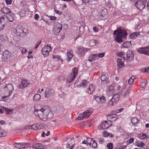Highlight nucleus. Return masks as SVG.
<instances>
[{
  "label": "nucleus",
  "mask_w": 149,
  "mask_h": 149,
  "mask_svg": "<svg viewBox=\"0 0 149 149\" xmlns=\"http://www.w3.org/2000/svg\"><path fill=\"white\" fill-rule=\"evenodd\" d=\"M138 52L141 53L149 56V46L145 47H141L138 50Z\"/></svg>",
  "instance_id": "13"
},
{
  "label": "nucleus",
  "mask_w": 149,
  "mask_h": 149,
  "mask_svg": "<svg viewBox=\"0 0 149 149\" xmlns=\"http://www.w3.org/2000/svg\"><path fill=\"white\" fill-rule=\"evenodd\" d=\"M117 103V102L115 101V100H114L113 99L111 98V99L109 101L108 106H113L116 104Z\"/></svg>",
  "instance_id": "38"
},
{
  "label": "nucleus",
  "mask_w": 149,
  "mask_h": 149,
  "mask_svg": "<svg viewBox=\"0 0 149 149\" xmlns=\"http://www.w3.org/2000/svg\"><path fill=\"white\" fill-rule=\"evenodd\" d=\"M110 133H108L106 131H104L103 133V136L104 137H107L109 136Z\"/></svg>",
  "instance_id": "55"
},
{
  "label": "nucleus",
  "mask_w": 149,
  "mask_h": 149,
  "mask_svg": "<svg viewBox=\"0 0 149 149\" xmlns=\"http://www.w3.org/2000/svg\"><path fill=\"white\" fill-rule=\"evenodd\" d=\"M126 56V58L125 57V54L123 57V58L124 61L126 60L128 61H130L133 60L134 58V55L132 51L131 50H128L127 52Z\"/></svg>",
  "instance_id": "9"
},
{
  "label": "nucleus",
  "mask_w": 149,
  "mask_h": 149,
  "mask_svg": "<svg viewBox=\"0 0 149 149\" xmlns=\"http://www.w3.org/2000/svg\"><path fill=\"white\" fill-rule=\"evenodd\" d=\"M135 144L137 146L139 147H142L145 146V144L141 141H137L136 142Z\"/></svg>",
  "instance_id": "35"
},
{
  "label": "nucleus",
  "mask_w": 149,
  "mask_h": 149,
  "mask_svg": "<svg viewBox=\"0 0 149 149\" xmlns=\"http://www.w3.org/2000/svg\"><path fill=\"white\" fill-rule=\"evenodd\" d=\"M97 54H91L89 57L88 61H89L92 62L95 60V58L97 56Z\"/></svg>",
  "instance_id": "30"
},
{
  "label": "nucleus",
  "mask_w": 149,
  "mask_h": 149,
  "mask_svg": "<svg viewBox=\"0 0 149 149\" xmlns=\"http://www.w3.org/2000/svg\"><path fill=\"white\" fill-rule=\"evenodd\" d=\"M62 29V25L61 24L57 23L56 25L55 26L53 29V31L55 34L59 33Z\"/></svg>",
  "instance_id": "12"
},
{
  "label": "nucleus",
  "mask_w": 149,
  "mask_h": 149,
  "mask_svg": "<svg viewBox=\"0 0 149 149\" xmlns=\"http://www.w3.org/2000/svg\"><path fill=\"white\" fill-rule=\"evenodd\" d=\"M8 20L9 22H13V20H10L7 17V15H4L0 16V31L2 30L5 25L7 24V21Z\"/></svg>",
  "instance_id": "3"
},
{
  "label": "nucleus",
  "mask_w": 149,
  "mask_h": 149,
  "mask_svg": "<svg viewBox=\"0 0 149 149\" xmlns=\"http://www.w3.org/2000/svg\"><path fill=\"white\" fill-rule=\"evenodd\" d=\"M94 89L95 88L93 86V85L92 84H91L89 86V87L88 88V93H91L93 92Z\"/></svg>",
  "instance_id": "40"
},
{
  "label": "nucleus",
  "mask_w": 149,
  "mask_h": 149,
  "mask_svg": "<svg viewBox=\"0 0 149 149\" xmlns=\"http://www.w3.org/2000/svg\"><path fill=\"white\" fill-rule=\"evenodd\" d=\"M138 121L139 120L136 117L132 118L131 120V122L134 126H136V124L138 123Z\"/></svg>",
  "instance_id": "29"
},
{
  "label": "nucleus",
  "mask_w": 149,
  "mask_h": 149,
  "mask_svg": "<svg viewBox=\"0 0 149 149\" xmlns=\"http://www.w3.org/2000/svg\"><path fill=\"white\" fill-rule=\"evenodd\" d=\"M89 82L86 80H83L82 81V83L79 85L80 86H82L84 88L86 87L88 84Z\"/></svg>",
  "instance_id": "28"
},
{
  "label": "nucleus",
  "mask_w": 149,
  "mask_h": 149,
  "mask_svg": "<svg viewBox=\"0 0 149 149\" xmlns=\"http://www.w3.org/2000/svg\"><path fill=\"white\" fill-rule=\"evenodd\" d=\"M105 54V53H100L98 55V56L100 58H102L104 56Z\"/></svg>",
  "instance_id": "58"
},
{
  "label": "nucleus",
  "mask_w": 149,
  "mask_h": 149,
  "mask_svg": "<svg viewBox=\"0 0 149 149\" xmlns=\"http://www.w3.org/2000/svg\"><path fill=\"white\" fill-rule=\"evenodd\" d=\"M123 52H120L119 53H117V55L118 56H119L120 57H121L122 56H123H123L124 55H123Z\"/></svg>",
  "instance_id": "59"
},
{
  "label": "nucleus",
  "mask_w": 149,
  "mask_h": 149,
  "mask_svg": "<svg viewBox=\"0 0 149 149\" xmlns=\"http://www.w3.org/2000/svg\"><path fill=\"white\" fill-rule=\"evenodd\" d=\"M45 91V93H54L53 90L50 87H48L46 88Z\"/></svg>",
  "instance_id": "43"
},
{
  "label": "nucleus",
  "mask_w": 149,
  "mask_h": 149,
  "mask_svg": "<svg viewBox=\"0 0 149 149\" xmlns=\"http://www.w3.org/2000/svg\"><path fill=\"white\" fill-rule=\"evenodd\" d=\"M47 17H49L50 18V19L51 20H55L56 19V17L55 16H50V17H49L47 15H43L42 16V19H43V20L45 22H46V19H45L44 18H46Z\"/></svg>",
  "instance_id": "26"
},
{
  "label": "nucleus",
  "mask_w": 149,
  "mask_h": 149,
  "mask_svg": "<svg viewBox=\"0 0 149 149\" xmlns=\"http://www.w3.org/2000/svg\"><path fill=\"white\" fill-rule=\"evenodd\" d=\"M117 65L119 68H121L124 67V64L123 61H122V59L120 58L117 59Z\"/></svg>",
  "instance_id": "24"
},
{
  "label": "nucleus",
  "mask_w": 149,
  "mask_h": 149,
  "mask_svg": "<svg viewBox=\"0 0 149 149\" xmlns=\"http://www.w3.org/2000/svg\"><path fill=\"white\" fill-rule=\"evenodd\" d=\"M8 15H9L10 17L12 18L13 20H15L16 19V17L15 14L10 10V12L9 14H8Z\"/></svg>",
  "instance_id": "44"
},
{
  "label": "nucleus",
  "mask_w": 149,
  "mask_h": 149,
  "mask_svg": "<svg viewBox=\"0 0 149 149\" xmlns=\"http://www.w3.org/2000/svg\"><path fill=\"white\" fill-rule=\"evenodd\" d=\"M117 118V116L116 114L108 115L107 116V119L110 122L116 120Z\"/></svg>",
  "instance_id": "18"
},
{
  "label": "nucleus",
  "mask_w": 149,
  "mask_h": 149,
  "mask_svg": "<svg viewBox=\"0 0 149 149\" xmlns=\"http://www.w3.org/2000/svg\"><path fill=\"white\" fill-rule=\"evenodd\" d=\"M135 79V77L134 76L131 77L129 79L128 82L129 84L131 85L134 82V80Z\"/></svg>",
  "instance_id": "41"
},
{
  "label": "nucleus",
  "mask_w": 149,
  "mask_h": 149,
  "mask_svg": "<svg viewBox=\"0 0 149 149\" xmlns=\"http://www.w3.org/2000/svg\"><path fill=\"white\" fill-rule=\"evenodd\" d=\"M117 103V102L115 101V100H114L113 99L111 98V99L109 101L108 106H113L116 104Z\"/></svg>",
  "instance_id": "37"
},
{
  "label": "nucleus",
  "mask_w": 149,
  "mask_h": 149,
  "mask_svg": "<svg viewBox=\"0 0 149 149\" xmlns=\"http://www.w3.org/2000/svg\"><path fill=\"white\" fill-rule=\"evenodd\" d=\"M82 1V3H84L86 4H90V2L89 0H81Z\"/></svg>",
  "instance_id": "56"
},
{
  "label": "nucleus",
  "mask_w": 149,
  "mask_h": 149,
  "mask_svg": "<svg viewBox=\"0 0 149 149\" xmlns=\"http://www.w3.org/2000/svg\"><path fill=\"white\" fill-rule=\"evenodd\" d=\"M53 94H45V97L47 98H50L53 96Z\"/></svg>",
  "instance_id": "51"
},
{
  "label": "nucleus",
  "mask_w": 149,
  "mask_h": 149,
  "mask_svg": "<svg viewBox=\"0 0 149 149\" xmlns=\"http://www.w3.org/2000/svg\"><path fill=\"white\" fill-rule=\"evenodd\" d=\"M138 137L141 139H146L147 138V135L144 133L139 134Z\"/></svg>",
  "instance_id": "36"
},
{
  "label": "nucleus",
  "mask_w": 149,
  "mask_h": 149,
  "mask_svg": "<svg viewBox=\"0 0 149 149\" xmlns=\"http://www.w3.org/2000/svg\"><path fill=\"white\" fill-rule=\"evenodd\" d=\"M11 94H9L7 96H4L1 97V100H0L1 101H3L4 100H6L8 99L9 98V97L11 95Z\"/></svg>",
  "instance_id": "45"
},
{
  "label": "nucleus",
  "mask_w": 149,
  "mask_h": 149,
  "mask_svg": "<svg viewBox=\"0 0 149 149\" xmlns=\"http://www.w3.org/2000/svg\"><path fill=\"white\" fill-rule=\"evenodd\" d=\"M126 147V145H123L119 148L117 147L116 149H125Z\"/></svg>",
  "instance_id": "60"
},
{
  "label": "nucleus",
  "mask_w": 149,
  "mask_h": 149,
  "mask_svg": "<svg viewBox=\"0 0 149 149\" xmlns=\"http://www.w3.org/2000/svg\"><path fill=\"white\" fill-rule=\"evenodd\" d=\"M41 97V96L39 94H36L33 97L34 101H37L39 100Z\"/></svg>",
  "instance_id": "39"
},
{
  "label": "nucleus",
  "mask_w": 149,
  "mask_h": 149,
  "mask_svg": "<svg viewBox=\"0 0 149 149\" xmlns=\"http://www.w3.org/2000/svg\"><path fill=\"white\" fill-rule=\"evenodd\" d=\"M93 110L92 109H88L83 113L80 114L79 116L78 119L82 120L84 118H88L93 112Z\"/></svg>",
  "instance_id": "5"
},
{
  "label": "nucleus",
  "mask_w": 149,
  "mask_h": 149,
  "mask_svg": "<svg viewBox=\"0 0 149 149\" xmlns=\"http://www.w3.org/2000/svg\"><path fill=\"white\" fill-rule=\"evenodd\" d=\"M95 101L99 104L104 103L106 101V100L103 96H98L96 95L94 96Z\"/></svg>",
  "instance_id": "14"
},
{
  "label": "nucleus",
  "mask_w": 149,
  "mask_h": 149,
  "mask_svg": "<svg viewBox=\"0 0 149 149\" xmlns=\"http://www.w3.org/2000/svg\"><path fill=\"white\" fill-rule=\"evenodd\" d=\"M146 3L145 0H141L136 1L135 5L138 9L141 10L144 8L146 6Z\"/></svg>",
  "instance_id": "7"
},
{
  "label": "nucleus",
  "mask_w": 149,
  "mask_h": 149,
  "mask_svg": "<svg viewBox=\"0 0 149 149\" xmlns=\"http://www.w3.org/2000/svg\"><path fill=\"white\" fill-rule=\"evenodd\" d=\"M67 54V57L66 60L68 62L72 60V58L73 56L72 49H68Z\"/></svg>",
  "instance_id": "17"
},
{
  "label": "nucleus",
  "mask_w": 149,
  "mask_h": 149,
  "mask_svg": "<svg viewBox=\"0 0 149 149\" xmlns=\"http://www.w3.org/2000/svg\"><path fill=\"white\" fill-rule=\"evenodd\" d=\"M51 50V47L47 45L45 46L42 48L41 50V52L44 56H46L49 55V52Z\"/></svg>",
  "instance_id": "10"
},
{
  "label": "nucleus",
  "mask_w": 149,
  "mask_h": 149,
  "mask_svg": "<svg viewBox=\"0 0 149 149\" xmlns=\"http://www.w3.org/2000/svg\"><path fill=\"white\" fill-rule=\"evenodd\" d=\"M53 58L54 59H59L60 58V57L57 55H54V56H53Z\"/></svg>",
  "instance_id": "61"
},
{
  "label": "nucleus",
  "mask_w": 149,
  "mask_h": 149,
  "mask_svg": "<svg viewBox=\"0 0 149 149\" xmlns=\"http://www.w3.org/2000/svg\"><path fill=\"white\" fill-rule=\"evenodd\" d=\"M4 88L6 90L7 92L9 93H12L14 90L13 86L11 84H7Z\"/></svg>",
  "instance_id": "20"
},
{
  "label": "nucleus",
  "mask_w": 149,
  "mask_h": 149,
  "mask_svg": "<svg viewBox=\"0 0 149 149\" xmlns=\"http://www.w3.org/2000/svg\"><path fill=\"white\" fill-rule=\"evenodd\" d=\"M1 10L4 14H6L8 15V14L9 13L10 10L8 8L4 7L1 9Z\"/></svg>",
  "instance_id": "33"
},
{
  "label": "nucleus",
  "mask_w": 149,
  "mask_h": 149,
  "mask_svg": "<svg viewBox=\"0 0 149 149\" xmlns=\"http://www.w3.org/2000/svg\"><path fill=\"white\" fill-rule=\"evenodd\" d=\"M29 82L27 79L23 80L19 85V88H22L26 87L29 84Z\"/></svg>",
  "instance_id": "19"
},
{
  "label": "nucleus",
  "mask_w": 149,
  "mask_h": 149,
  "mask_svg": "<svg viewBox=\"0 0 149 149\" xmlns=\"http://www.w3.org/2000/svg\"><path fill=\"white\" fill-rule=\"evenodd\" d=\"M18 143L21 149L25 148V146L26 145L25 143Z\"/></svg>",
  "instance_id": "48"
},
{
  "label": "nucleus",
  "mask_w": 149,
  "mask_h": 149,
  "mask_svg": "<svg viewBox=\"0 0 149 149\" xmlns=\"http://www.w3.org/2000/svg\"><path fill=\"white\" fill-rule=\"evenodd\" d=\"M43 127L42 125L38 123L33 125H32V129L34 130H36L42 129Z\"/></svg>",
  "instance_id": "21"
},
{
  "label": "nucleus",
  "mask_w": 149,
  "mask_h": 149,
  "mask_svg": "<svg viewBox=\"0 0 149 149\" xmlns=\"http://www.w3.org/2000/svg\"><path fill=\"white\" fill-rule=\"evenodd\" d=\"M115 92V90L114 87L111 86H109L107 90V92L109 93H113Z\"/></svg>",
  "instance_id": "32"
},
{
  "label": "nucleus",
  "mask_w": 149,
  "mask_h": 149,
  "mask_svg": "<svg viewBox=\"0 0 149 149\" xmlns=\"http://www.w3.org/2000/svg\"><path fill=\"white\" fill-rule=\"evenodd\" d=\"M92 139L91 138L89 137L87 138L86 142L87 143V145H89L91 147V142L92 141Z\"/></svg>",
  "instance_id": "47"
},
{
  "label": "nucleus",
  "mask_w": 149,
  "mask_h": 149,
  "mask_svg": "<svg viewBox=\"0 0 149 149\" xmlns=\"http://www.w3.org/2000/svg\"><path fill=\"white\" fill-rule=\"evenodd\" d=\"M146 80L143 79V81L141 82V84H140V86L141 87L143 88L145 86L146 84Z\"/></svg>",
  "instance_id": "50"
},
{
  "label": "nucleus",
  "mask_w": 149,
  "mask_h": 149,
  "mask_svg": "<svg viewBox=\"0 0 149 149\" xmlns=\"http://www.w3.org/2000/svg\"><path fill=\"white\" fill-rule=\"evenodd\" d=\"M108 15L107 10L103 8L99 11V13L97 15V19L99 20H104L107 17Z\"/></svg>",
  "instance_id": "4"
},
{
  "label": "nucleus",
  "mask_w": 149,
  "mask_h": 149,
  "mask_svg": "<svg viewBox=\"0 0 149 149\" xmlns=\"http://www.w3.org/2000/svg\"><path fill=\"white\" fill-rule=\"evenodd\" d=\"M17 27L16 28H13L11 29V31L13 33L17 35Z\"/></svg>",
  "instance_id": "52"
},
{
  "label": "nucleus",
  "mask_w": 149,
  "mask_h": 149,
  "mask_svg": "<svg viewBox=\"0 0 149 149\" xmlns=\"http://www.w3.org/2000/svg\"><path fill=\"white\" fill-rule=\"evenodd\" d=\"M34 113L36 116L38 117L43 121H46L47 119L51 118L53 116L52 113L50 111L49 107L46 106L42 107L35 106Z\"/></svg>",
  "instance_id": "1"
},
{
  "label": "nucleus",
  "mask_w": 149,
  "mask_h": 149,
  "mask_svg": "<svg viewBox=\"0 0 149 149\" xmlns=\"http://www.w3.org/2000/svg\"><path fill=\"white\" fill-rule=\"evenodd\" d=\"M88 50V49L83 47H81L78 49L77 54L79 57H82L84 56L85 53L87 52Z\"/></svg>",
  "instance_id": "11"
},
{
  "label": "nucleus",
  "mask_w": 149,
  "mask_h": 149,
  "mask_svg": "<svg viewBox=\"0 0 149 149\" xmlns=\"http://www.w3.org/2000/svg\"><path fill=\"white\" fill-rule=\"evenodd\" d=\"M6 113L7 114H11L13 112V110L12 109H8L7 108H5Z\"/></svg>",
  "instance_id": "42"
},
{
  "label": "nucleus",
  "mask_w": 149,
  "mask_h": 149,
  "mask_svg": "<svg viewBox=\"0 0 149 149\" xmlns=\"http://www.w3.org/2000/svg\"><path fill=\"white\" fill-rule=\"evenodd\" d=\"M107 147L108 149H113V144L111 143H108L107 145Z\"/></svg>",
  "instance_id": "49"
},
{
  "label": "nucleus",
  "mask_w": 149,
  "mask_h": 149,
  "mask_svg": "<svg viewBox=\"0 0 149 149\" xmlns=\"http://www.w3.org/2000/svg\"><path fill=\"white\" fill-rule=\"evenodd\" d=\"M134 141V139L133 138H131L129 139H128L126 143L127 144H129L132 143Z\"/></svg>",
  "instance_id": "53"
},
{
  "label": "nucleus",
  "mask_w": 149,
  "mask_h": 149,
  "mask_svg": "<svg viewBox=\"0 0 149 149\" xmlns=\"http://www.w3.org/2000/svg\"><path fill=\"white\" fill-rule=\"evenodd\" d=\"M97 146V144L95 140L93 141L91 144V147L93 148H95Z\"/></svg>",
  "instance_id": "46"
},
{
  "label": "nucleus",
  "mask_w": 149,
  "mask_h": 149,
  "mask_svg": "<svg viewBox=\"0 0 149 149\" xmlns=\"http://www.w3.org/2000/svg\"><path fill=\"white\" fill-rule=\"evenodd\" d=\"M77 72V68L76 67L74 68L72 70L71 73L68 77L67 80L69 82H71L74 79Z\"/></svg>",
  "instance_id": "6"
},
{
  "label": "nucleus",
  "mask_w": 149,
  "mask_h": 149,
  "mask_svg": "<svg viewBox=\"0 0 149 149\" xmlns=\"http://www.w3.org/2000/svg\"><path fill=\"white\" fill-rule=\"evenodd\" d=\"M98 141L100 144H102L104 142V139L102 138H98Z\"/></svg>",
  "instance_id": "54"
},
{
  "label": "nucleus",
  "mask_w": 149,
  "mask_h": 149,
  "mask_svg": "<svg viewBox=\"0 0 149 149\" xmlns=\"http://www.w3.org/2000/svg\"><path fill=\"white\" fill-rule=\"evenodd\" d=\"M143 70L142 71V72H148L149 71V67H148L146 68H144L142 69Z\"/></svg>",
  "instance_id": "57"
},
{
  "label": "nucleus",
  "mask_w": 149,
  "mask_h": 149,
  "mask_svg": "<svg viewBox=\"0 0 149 149\" xmlns=\"http://www.w3.org/2000/svg\"><path fill=\"white\" fill-rule=\"evenodd\" d=\"M112 124L111 122L110 123H108L107 121H103L100 125V127L103 129H107L111 126Z\"/></svg>",
  "instance_id": "16"
},
{
  "label": "nucleus",
  "mask_w": 149,
  "mask_h": 149,
  "mask_svg": "<svg viewBox=\"0 0 149 149\" xmlns=\"http://www.w3.org/2000/svg\"><path fill=\"white\" fill-rule=\"evenodd\" d=\"M120 97L119 94H115L112 98L114 100H115V101L117 102L119 100Z\"/></svg>",
  "instance_id": "34"
},
{
  "label": "nucleus",
  "mask_w": 149,
  "mask_h": 149,
  "mask_svg": "<svg viewBox=\"0 0 149 149\" xmlns=\"http://www.w3.org/2000/svg\"><path fill=\"white\" fill-rule=\"evenodd\" d=\"M125 87H121V86L118 85L117 86V90L119 91V93H122L124 92L125 90Z\"/></svg>",
  "instance_id": "31"
},
{
  "label": "nucleus",
  "mask_w": 149,
  "mask_h": 149,
  "mask_svg": "<svg viewBox=\"0 0 149 149\" xmlns=\"http://www.w3.org/2000/svg\"><path fill=\"white\" fill-rule=\"evenodd\" d=\"M22 27H17V35L19 37H23L26 35V32L24 31Z\"/></svg>",
  "instance_id": "15"
},
{
  "label": "nucleus",
  "mask_w": 149,
  "mask_h": 149,
  "mask_svg": "<svg viewBox=\"0 0 149 149\" xmlns=\"http://www.w3.org/2000/svg\"><path fill=\"white\" fill-rule=\"evenodd\" d=\"M39 15L37 14H35L34 16L35 19L36 20H37L39 19Z\"/></svg>",
  "instance_id": "64"
},
{
  "label": "nucleus",
  "mask_w": 149,
  "mask_h": 149,
  "mask_svg": "<svg viewBox=\"0 0 149 149\" xmlns=\"http://www.w3.org/2000/svg\"><path fill=\"white\" fill-rule=\"evenodd\" d=\"M123 109L121 108L120 109H117L116 110V112L117 113H119L123 111Z\"/></svg>",
  "instance_id": "62"
},
{
  "label": "nucleus",
  "mask_w": 149,
  "mask_h": 149,
  "mask_svg": "<svg viewBox=\"0 0 149 149\" xmlns=\"http://www.w3.org/2000/svg\"><path fill=\"white\" fill-rule=\"evenodd\" d=\"M109 79V76L107 74L103 73L101 77V79L102 81H107Z\"/></svg>",
  "instance_id": "23"
},
{
  "label": "nucleus",
  "mask_w": 149,
  "mask_h": 149,
  "mask_svg": "<svg viewBox=\"0 0 149 149\" xmlns=\"http://www.w3.org/2000/svg\"><path fill=\"white\" fill-rule=\"evenodd\" d=\"M93 31L95 32H97L99 31V29L96 26L93 27Z\"/></svg>",
  "instance_id": "63"
},
{
  "label": "nucleus",
  "mask_w": 149,
  "mask_h": 149,
  "mask_svg": "<svg viewBox=\"0 0 149 149\" xmlns=\"http://www.w3.org/2000/svg\"><path fill=\"white\" fill-rule=\"evenodd\" d=\"M118 31L115 30L113 32L114 35H116V40L118 43L122 42V38H125V36L127 35V33L124 29L119 28Z\"/></svg>",
  "instance_id": "2"
},
{
  "label": "nucleus",
  "mask_w": 149,
  "mask_h": 149,
  "mask_svg": "<svg viewBox=\"0 0 149 149\" xmlns=\"http://www.w3.org/2000/svg\"><path fill=\"white\" fill-rule=\"evenodd\" d=\"M11 59L10 53L8 51H4L3 54L2 59L3 61L8 62Z\"/></svg>",
  "instance_id": "8"
},
{
  "label": "nucleus",
  "mask_w": 149,
  "mask_h": 149,
  "mask_svg": "<svg viewBox=\"0 0 149 149\" xmlns=\"http://www.w3.org/2000/svg\"><path fill=\"white\" fill-rule=\"evenodd\" d=\"M32 146L33 148H35L36 149H43V147L42 144L40 143H36L33 144Z\"/></svg>",
  "instance_id": "22"
},
{
  "label": "nucleus",
  "mask_w": 149,
  "mask_h": 149,
  "mask_svg": "<svg viewBox=\"0 0 149 149\" xmlns=\"http://www.w3.org/2000/svg\"><path fill=\"white\" fill-rule=\"evenodd\" d=\"M140 35V33L139 32L136 31L131 34L129 37L132 39H133Z\"/></svg>",
  "instance_id": "25"
},
{
  "label": "nucleus",
  "mask_w": 149,
  "mask_h": 149,
  "mask_svg": "<svg viewBox=\"0 0 149 149\" xmlns=\"http://www.w3.org/2000/svg\"><path fill=\"white\" fill-rule=\"evenodd\" d=\"M131 42V41H130L129 42L127 41H126L123 43L121 46L122 47H123L128 48L130 47L132 45Z\"/></svg>",
  "instance_id": "27"
}]
</instances>
